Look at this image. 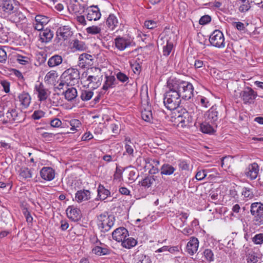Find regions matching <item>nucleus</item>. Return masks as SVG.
<instances>
[{
	"instance_id": "2f4dec72",
	"label": "nucleus",
	"mask_w": 263,
	"mask_h": 263,
	"mask_svg": "<svg viewBox=\"0 0 263 263\" xmlns=\"http://www.w3.org/2000/svg\"><path fill=\"white\" fill-rule=\"evenodd\" d=\"M118 20L117 17L114 14H110L106 21V24L111 30H114L118 26Z\"/></svg>"
},
{
	"instance_id": "473e14b6",
	"label": "nucleus",
	"mask_w": 263,
	"mask_h": 263,
	"mask_svg": "<svg viewBox=\"0 0 263 263\" xmlns=\"http://www.w3.org/2000/svg\"><path fill=\"white\" fill-rule=\"evenodd\" d=\"M18 99L21 104L25 108L29 106L31 102V97L28 93L23 92L18 96Z\"/></svg>"
},
{
	"instance_id": "423d86ee",
	"label": "nucleus",
	"mask_w": 263,
	"mask_h": 263,
	"mask_svg": "<svg viewBox=\"0 0 263 263\" xmlns=\"http://www.w3.org/2000/svg\"><path fill=\"white\" fill-rule=\"evenodd\" d=\"M61 77L66 86L74 85L79 83L80 72L77 68H70L62 73Z\"/></svg>"
},
{
	"instance_id": "6ab92c4d",
	"label": "nucleus",
	"mask_w": 263,
	"mask_h": 263,
	"mask_svg": "<svg viewBox=\"0 0 263 263\" xmlns=\"http://www.w3.org/2000/svg\"><path fill=\"white\" fill-rule=\"evenodd\" d=\"M33 168L22 167L18 171V177L21 180L29 181L33 175Z\"/></svg>"
},
{
	"instance_id": "aec40b11",
	"label": "nucleus",
	"mask_w": 263,
	"mask_h": 263,
	"mask_svg": "<svg viewBox=\"0 0 263 263\" xmlns=\"http://www.w3.org/2000/svg\"><path fill=\"white\" fill-rule=\"evenodd\" d=\"M205 119L209 122L215 123L218 119V111L216 105L212 106L204 115Z\"/></svg>"
},
{
	"instance_id": "2eb2a0df",
	"label": "nucleus",
	"mask_w": 263,
	"mask_h": 263,
	"mask_svg": "<svg viewBox=\"0 0 263 263\" xmlns=\"http://www.w3.org/2000/svg\"><path fill=\"white\" fill-rule=\"evenodd\" d=\"M40 174L43 180L50 181L54 178L55 172L51 167L44 166L40 170Z\"/></svg>"
},
{
	"instance_id": "f704fd0d",
	"label": "nucleus",
	"mask_w": 263,
	"mask_h": 263,
	"mask_svg": "<svg viewBox=\"0 0 263 263\" xmlns=\"http://www.w3.org/2000/svg\"><path fill=\"white\" fill-rule=\"evenodd\" d=\"M122 246L126 249H129L135 247L137 243V241L136 239L132 237H126L121 241Z\"/></svg>"
},
{
	"instance_id": "5701e85b",
	"label": "nucleus",
	"mask_w": 263,
	"mask_h": 263,
	"mask_svg": "<svg viewBox=\"0 0 263 263\" xmlns=\"http://www.w3.org/2000/svg\"><path fill=\"white\" fill-rule=\"evenodd\" d=\"M199 241L198 239L195 237H192L187 243L186 250L187 253L191 255H193L197 251Z\"/></svg>"
},
{
	"instance_id": "0eeeda50",
	"label": "nucleus",
	"mask_w": 263,
	"mask_h": 263,
	"mask_svg": "<svg viewBox=\"0 0 263 263\" xmlns=\"http://www.w3.org/2000/svg\"><path fill=\"white\" fill-rule=\"evenodd\" d=\"M209 41L212 46L218 48H222L225 46L224 35L219 30H215L211 33Z\"/></svg>"
},
{
	"instance_id": "72a5a7b5",
	"label": "nucleus",
	"mask_w": 263,
	"mask_h": 263,
	"mask_svg": "<svg viewBox=\"0 0 263 263\" xmlns=\"http://www.w3.org/2000/svg\"><path fill=\"white\" fill-rule=\"evenodd\" d=\"M65 98L68 101H72L77 96V90L74 87H69L64 92Z\"/></svg>"
},
{
	"instance_id": "1a4fd4ad",
	"label": "nucleus",
	"mask_w": 263,
	"mask_h": 263,
	"mask_svg": "<svg viewBox=\"0 0 263 263\" xmlns=\"http://www.w3.org/2000/svg\"><path fill=\"white\" fill-rule=\"evenodd\" d=\"M83 13L86 19L89 21H98L101 16L100 10L97 5L87 7L83 10Z\"/></svg>"
},
{
	"instance_id": "7ed1b4c3",
	"label": "nucleus",
	"mask_w": 263,
	"mask_h": 263,
	"mask_svg": "<svg viewBox=\"0 0 263 263\" xmlns=\"http://www.w3.org/2000/svg\"><path fill=\"white\" fill-rule=\"evenodd\" d=\"M101 69L97 67H92L89 69L86 72L83 73L82 78L86 79L85 82H87V87L95 89L99 87L101 84L102 76Z\"/></svg>"
},
{
	"instance_id": "393cba45",
	"label": "nucleus",
	"mask_w": 263,
	"mask_h": 263,
	"mask_svg": "<svg viewBox=\"0 0 263 263\" xmlns=\"http://www.w3.org/2000/svg\"><path fill=\"white\" fill-rule=\"evenodd\" d=\"M177 120L182 123V126H186L193 121V116L187 111H184L182 115H179Z\"/></svg>"
},
{
	"instance_id": "ddd939ff",
	"label": "nucleus",
	"mask_w": 263,
	"mask_h": 263,
	"mask_svg": "<svg viewBox=\"0 0 263 263\" xmlns=\"http://www.w3.org/2000/svg\"><path fill=\"white\" fill-rule=\"evenodd\" d=\"M73 34L71 27L68 26L60 27L57 31V35L60 40H66L70 38Z\"/></svg>"
},
{
	"instance_id": "49530a36",
	"label": "nucleus",
	"mask_w": 263,
	"mask_h": 263,
	"mask_svg": "<svg viewBox=\"0 0 263 263\" xmlns=\"http://www.w3.org/2000/svg\"><path fill=\"white\" fill-rule=\"evenodd\" d=\"M242 4L239 7V11L241 12H245L248 11L250 8V5L249 2L247 0H239Z\"/></svg>"
},
{
	"instance_id": "4d7b16f0",
	"label": "nucleus",
	"mask_w": 263,
	"mask_h": 263,
	"mask_svg": "<svg viewBox=\"0 0 263 263\" xmlns=\"http://www.w3.org/2000/svg\"><path fill=\"white\" fill-rule=\"evenodd\" d=\"M117 79L122 83H128L129 78L126 75L125 73L122 72H119L117 73Z\"/></svg>"
},
{
	"instance_id": "f03ea898",
	"label": "nucleus",
	"mask_w": 263,
	"mask_h": 263,
	"mask_svg": "<svg viewBox=\"0 0 263 263\" xmlns=\"http://www.w3.org/2000/svg\"><path fill=\"white\" fill-rule=\"evenodd\" d=\"M172 83V88L175 89L180 96V98L184 100H189L193 98L194 95V87L193 85L188 82L180 80H170Z\"/></svg>"
},
{
	"instance_id": "e433bc0d",
	"label": "nucleus",
	"mask_w": 263,
	"mask_h": 263,
	"mask_svg": "<svg viewBox=\"0 0 263 263\" xmlns=\"http://www.w3.org/2000/svg\"><path fill=\"white\" fill-rule=\"evenodd\" d=\"M151 158H144L142 157H139L136 159L135 161V165L139 167L140 169L141 168H147V164H148V161H149Z\"/></svg>"
},
{
	"instance_id": "a878e982",
	"label": "nucleus",
	"mask_w": 263,
	"mask_h": 263,
	"mask_svg": "<svg viewBox=\"0 0 263 263\" xmlns=\"http://www.w3.org/2000/svg\"><path fill=\"white\" fill-rule=\"evenodd\" d=\"M14 0H3L1 5L2 10L8 14L12 13L14 11Z\"/></svg>"
},
{
	"instance_id": "7c9ffc66",
	"label": "nucleus",
	"mask_w": 263,
	"mask_h": 263,
	"mask_svg": "<svg viewBox=\"0 0 263 263\" xmlns=\"http://www.w3.org/2000/svg\"><path fill=\"white\" fill-rule=\"evenodd\" d=\"M97 199H99L101 200H105L110 195V191L106 189L101 184H99L98 190Z\"/></svg>"
},
{
	"instance_id": "de8ad7c7",
	"label": "nucleus",
	"mask_w": 263,
	"mask_h": 263,
	"mask_svg": "<svg viewBox=\"0 0 263 263\" xmlns=\"http://www.w3.org/2000/svg\"><path fill=\"white\" fill-rule=\"evenodd\" d=\"M154 181V177H147L141 181V184L142 186L148 187L152 185Z\"/></svg>"
},
{
	"instance_id": "603ef678",
	"label": "nucleus",
	"mask_w": 263,
	"mask_h": 263,
	"mask_svg": "<svg viewBox=\"0 0 263 263\" xmlns=\"http://www.w3.org/2000/svg\"><path fill=\"white\" fill-rule=\"evenodd\" d=\"M81 124V122L79 120L75 119H72L70 121L71 130H72V132L77 130V128L80 127Z\"/></svg>"
},
{
	"instance_id": "774afa93",
	"label": "nucleus",
	"mask_w": 263,
	"mask_h": 263,
	"mask_svg": "<svg viewBox=\"0 0 263 263\" xmlns=\"http://www.w3.org/2000/svg\"><path fill=\"white\" fill-rule=\"evenodd\" d=\"M199 99H200V104L202 106L208 108L210 106V102L206 98L201 96Z\"/></svg>"
},
{
	"instance_id": "b1692460",
	"label": "nucleus",
	"mask_w": 263,
	"mask_h": 263,
	"mask_svg": "<svg viewBox=\"0 0 263 263\" xmlns=\"http://www.w3.org/2000/svg\"><path fill=\"white\" fill-rule=\"evenodd\" d=\"M160 164L159 160L157 159H150L149 161H148V164H147V168L146 170H148V172L151 174H156L160 171V168H158V166Z\"/></svg>"
},
{
	"instance_id": "79ce46f5",
	"label": "nucleus",
	"mask_w": 263,
	"mask_h": 263,
	"mask_svg": "<svg viewBox=\"0 0 263 263\" xmlns=\"http://www.w3.org/2000/svg\"><path fill=\"white\" fill-rule=\"evenodd\" d=\"M201 131L205 134H212L214 132V129L209 123H202L200 124Z\"/></svg>"
},
{
	"instance_id": "dca6fc26",
	"label": "nucleus",
	"mask_w": 263,
	"mask_h": 263,
	"mask_svg": "<svg viewBox=\"0 0 263 263\" xmlns=\"http://www.w3.org/2000/svg\"><path fill=\"white\" fill-rule=\"evenodd\" d=\"M49 22V19L47 16L41 14L37 15L33 23L34 28L36 30H42Z\"/></svg>"
},
{
	"instance_id": "c756f323",
	"label": "nucleus",
	"mask_w": 263,
	"mask_h": 263,
	"mask_svg": "<svg viewBox=\"0 0 263 263\" xmlns=\"http://www.w3.org/2000/svg\"><path fill=\"white\" fill-rule=\"evenodd\" d=\"M116 83V78L113 76H106L105 81L103 85L102 89L107 90L109 88L115 86Z\"/></svg>"
},
{
	"instance_id": "412c9836",
	"label": "nucleus",
	"mask_w": 263,
	"mask_h": 263,
	"mask_svg": "<svg viewBox=\"0 0 263 263\" xmlns=\"http://www.w3.org/2000/svg\"><path fill=\"white\" fill-rule=\"evenodd\" d=\"M259 174V165L256 162L250 164L246 168L245 174L251 180L255 179Z\"/></svg>"
},
{
	"instance_id": "f3484780",
	"label": "nucleus",
	"mask_w": 263,
	"mask_h": 263,
	"mask_svg": "<svg viewBox=\"0 0 263 263\" xmlns=\"http://www.w3.org/2000/svg\"><path fill=\"white\" fill-rule=\"evenodd\" d=\"M128 235V231L124 227L118 228L112 233V238L118 242L124 240Z\"/></svg>"
},
{
	"instance_id": "6e6d98bb",
	"label": "nucleus",
	"mask_w": 263,
	"mask_h": 263,
	"mask_svg": "<svg viewBox=\"0 0 263 263\" xmlns=\"http://www.w3.org/2000/svg\"><path fill=\"white\" fill-rule=\"evenodd\" d=\"M173 47V44L170 42H167L166 45L163 47V55L167 56L171 52Z\"/></svg>"
},
{
	"instance_id": "f257e3e1",
	"label": "nucleus",
	"mask_w": 263,
	"mask_h": 263,
	"mask_svg": "<svg viewBox=\"0 0 263 263\" xmlns=\"http://www.w3.org/2000/svg\"><path fill=\"white\" fill-rule=\"evenodd\" d=\"M173 84L171 80L167 81L168 90L165 92L163 103L166 108L170 110H175L179 107L181 103L180 96L175 89L172 88Z\"/></svg>"
},
{
	"instance_id": "20e7f679",
	"label": "nucleus",
	"mask_w": 263,
	"mask_h": 263,
	"mask_svg": "<svg viewBox=\"0 0 263 263\" xmlns=\"http://www.w3.org/2000/svg\"><path fill=\"white\" fill-rule=\"evenodd\" d=\"M97 225L102 232H106L109 231L115 223V217L104 212L97 217Z\"/></svg>"
},
{
	"instance_id": "cd10ccee",
	"label": "nucleus",
	"mask_w": 263,
	"mask_h": 263,
	"mask_svg": "<svg viewBox=\"0 0 263 263\" xmlns=\"http://www.w3.org/2000/svg\"><path fill=\"white\" fill-rule=\"evenodd\" d=\"M176 168L167 163H164L160 167L161 175L170 176L176 171Z\"/></svg>"
},
{
	"instance_id": "39448f33",
	"label": "nucleus",
	"mask_w": 263,
	"mask_h": 263,
	"mask_svg": "<svg viewBox=\"0 0 263 263\" xmlns=\"http://www.w3.org/2000/svg\"><path fill=\"white\" fill-rule=\"evenodd\" d=\"M250 213L253 216V224L257 226L263 225V204L261 202L252 203Z\"/></svg>"
},
{
	"instance_id": "bb28decb",
	"label": "nucleus",
	"mask_w": 263,
	"mask_h": 263,
	"mask_svg": "<svg viewBox=\"0 0 263 263\" xmlns=\"http://www.w3.org/2000/svg\"><path fill=\"white\" fill-rule=\"evenodd\" d=\"M40 41L43 43H49L50 42L53 38V33L50 29H46L40 30Z\"/></svg>"
},
{
	"instance_id": "3c124183",
	"label": "nucleus",
	"mask_w": 263,
	"mask_h": 263,
	"mask_svg": "<svg viewBox=\"0 0 263 263\" xmlns=\"http://www.w3.org/2000/svg\"><path fill=\"white\" fill-rule=\"evenodd\" d=\"M16 59L17 62L22 65H26L30 61V59L28 57L18 54L16 55Z\"/></svg>"
},
{
	"instance_id": "4c0bfd02",
	"label": "nucleus",
	"mask_w": 263,
	"mask_h": 263,
	"mask_svg": "<svg viewBox=\"0 0 263 263\" xmlns=\"http://www.w3.org/2000/svg\"><path fill=\"white\" fill-rule=\"evenodd\" d=\"M58 77V73L55 70L49 71L45 76L44 80L45 82L51 83L53 82Z\"/></svg>"
},
{
	"instance_id": "9d476101",
	"label": "nucleus",
	"mask_w": 263,
	"mask_h": 263,
	"mask_svg": "<svg viewBox=\"0 0 263 263\" xmlns=\"http://www.w3.org/2000/svg\"><path fill=\"white\" fill-rule=\"evenodd\" d=\"M257 96V92L250 87H246L240 93V97L244 104H251Z\"/></svg>"
},
{
	"instance_id": "0e129e2a",
	"label": "nucleus",
	"mask_w": 263,
	"mask_h": 263,
	"mask_svg": "<svg viewBox=\"0 0 263 263\" xmlns=\"http://www.w3.org/2000/svg\"><path fill=\"white\" fill-rule=\"evenodd\" d=\"M157 23L153 20L145 21L144 26L149 29H153L157 27Z\"/></svg>"
},
{
	"instance_id": "9b49d317",
	"label": "nucleus",
	"mask_w": 263,
	"mask_h": 263,
	"mask_svg": "<svg viewBox=\"0 0 263 263\" xmlns=\"http://www.w3.org/2000/svg\"><path fill=\"white\" fill-rule=\"evenodd\" d=\"M3 124L12 123L13 122H20L19 115L15 107L9 108L7 110L4 118L1 120Z\"/></svg>"
},
{
	"instance_id": "f8f14e48",
	"label": "nucleus",
	"mask_w": 263,
	"mask_h": 263,
	"mask_svg": "<svg viewBox=\"0 0 263 263\" xmlns=\"http://www.w3.org/2000/svg\"><path fill=\"white\" fill-rule=\"evenodd\" d=\"M34 91L40 102L46 101L50 94L49 90L46 88L42 83H39L35 85Z\"/></svg>"
},
{
	"instance_id": "a211bd4d",
	"label": "nucleus",
	"mask_w": 263,
	"mask_h": 263,
	"mask_svg": "<svg viewBox=\"0 0 263 263\" xmlns=\"http://www.w3.org/2000/svg\"><path fill=\"white\" fill-rule=\"evenodd\" d=\"M66 214L68 217L74 221H78L81 217L80 210L73 205H70L67 208Z\"/></svg>"
},
{
	"instance_id": "e2e57ef3",
	"label": "nucleus",
	"mask_w": 263,
	"mask_h": 263,
	"mask_svg": "<svg viewBox=\"0 0 263 263\" xmlns=\"http://www.w3.org/2000/svg\"><path fill=\"white\" fill-rule=\"evenodd\" d=\"M42 138L46 141H51L54 138L55 135L53 133L44 132L41 134Z\"/></svg>"
},
{
	"instance_id": "bf43d9fd",
	"label": "nucleus",
	"mask_w": 263,
	"mask_h": 263,
	"mask_svg": "<svg viewBox=\"0 0 263 263\" xmlns=\"http://www.w3.org/2000/svg\"><path fill=\"white\" fill-rule=\"evenodd\" d=\"M0 86L3 88V90L5 92L8 93L10 92V83L6 80H0Z\"/></svg>"
},
{
	"instance_id": "5fc2aeb1",
	"label": "nucleus",
	"mask_w": 263,
	"mask_h": 263,
	"mask_svg": "<svg viewBox=\"0 0 263 263\" xmlns=\"http://www.w3.org/2000/svg\"><path fill=\"white\" fill-rule=\"evenodd\" d=\"M136 263H151L149 257L143 254L138 255Z\"/></svg>"
},
{
	"instance_id": "8fccbe9b",
	"label": "nucleus",
	"mask_w": 263,
	"mask_h": 263,
	"mask_svg": "<svg viewBox=\"0 0 263 263\" xmlns=\"http://www.w3.org/2000/svg\"><path fill=\"white\" fill-rule=\"evenodd\" d=\"M86 30L87 33L88 34H97L100 33V32L101 31V29L99 26H92L87 27L86 29Z\"/></svg>"
},
{
	"instance_id": "58836bf2",
	"label": "nucleus",
	"mask_w": 263,
	"mask_h": 263,
	"mask_svg": "<svg viewBox=\"0 0 263 263\" xmlns=\"http://www.w3.org/2000/svg\"><path fill=\"white\" fill-rule=\"evenodd\" d=\"M72 44V47L76 50L83 51L85 49V45L82 41H80L78 39L74 40Z\"/></svg>"
},
{
	"instance_id": "37998d69",
	"label": "nucleus",
	"mask_w": 263,
	"mask_h": 263,
	"mask_svg": "<svg viewBox=\"0 0 263 263\" xmlns=\"http://www.w3.org/2000/svg\"><path fill=\"white\" fill-rule=\"evenodd\" d=\"M93 95V92L89 90H82L81 93V98L84 101L90 100Z\"/></svg>"
},
{
	"instance_id": "13d9d810",
	"label": "nucleus",
	"mask_w": 263,
	"mask_h": 263,
	"mask_svg": "<svg viewBox=\"0 0 263 263\" xmlns=\"http://www.w3.org/2000/svg\"><path fill=\"white\" fill-rule=\"evenodd\" d=\"M45 115V112L41 110H35L32 115H31V117L34 120H39L41 118L44 117Z\"/></svg>"
},
{
	"instance_id": "338daca9",
	"label": "nucleus",
	"mask_w": 263,
	"mask_h": 263,
	"mask_svg": "<svg viewBox=\"0 0 263 263\" xmlns=\"http://www.w3.org/2000/svg\"><path fill=\"white\" fill-rule=\"evenodd\" d=\"M50 124L51 127L58 128L61 126L62 121L59 119L55 118L50 121Z\"/></svg>"
},
{
	"instance_id": "c03bdc74",
	"label": "nucleus",
	"mask_w": 263,
	"mask_h": 263,
	"mask_svg": "<svg viewBox=\"0 0 263 263\" xmlns=\"http://www.w3.org/2000/svg\"><path fill=\"white\" fill-rule=\"evenodd\" d=\"M126 141L127 142L125 145V152L129 155L133 156L134 147H135V145L131 142L130 140L128 141L126 140Z\"/></svg>"
},
{
	"instance_id": "052dcab7",
	"label": "nucleus",
	"mask_w": 263,
	"mask_h": 263,
	"mask_svg": "<svg viewBox=\"0 0 263 263\" xmlns=\"http://www.w3.org/2000/svg\"><path fill=\"white\" fill-rule=\"evenodd\" d=\"M203 255L207 260L211 261L214 260V254L210 249H205L203 252Z\"/></svg>"
},
{
	"instance_id": "09e8293b",
	"label": "nucleus",
	"mask_w": 263,
	"mask_h": 263,
	"mask_svg": "<svg viewBox=\"0 0 263 263\" xmlns=\"http://www.w3.org/2000/svg\"><path fill=\"white\" fill-rule=\"evenodd\" d=\"M8 32L4 30L3 28H0V43L4 44L8 42L9 38Z\"/></svg>"
},
{
	"instance_id": "680f3d73",
	"label": "nucleus",
	"mask_w": 263,
	"mask_h": 263,
	"mask_svg": "<svg viewBox=\"0 0 263 263\" xmlns=\"http://www.w3.org/2000/svg\"><path fill=\"white\" fill-rule=\"evenodd\" d=\"M252 240L255 244H262L263 243V234L259 233L255 235L252 238Z\"/></svg>"
},
{
	"instance_id": "c9c22d12",
	"label": "nucleus",
	"mask_w": 263,
	"mask_h": 263,
	"mask_svg": "<svg viewBox=\"0 0 263 263\" xmlns=\"http://www.w3.org/2000/svg\"><path fill=\"white\" fill-rule=\"evenodd\" d=\"M92 251L93 253L99 256L109 254L110 252V250L108 248H103L99 246L94 247L92 249Z\"/></svg>"
},
{
	"instance_id": "4be33fe9",
	"label": "nucleus",
	"mask_w": 263,
	"mask_h": 263,
	"mask_svg": "<svg viewBox=\"0 0 263 263\" xmlns=\"http://www.w3.org/2000/svg\"><path fill=\"white\" fill-rule=\"evenodd\" d=\"M91 198L90 192L87 190H80L78 191L75 194L73 201L78 203H81L87 201Z\"/></svg>"
},
{
	"instance_id": "ea45409f",
	"label": "nucleus",
	"mask_w": 263,
	"mask_h": 263,
	"mask_svg": "<svg viewBox=\"0 0 263 263\" xmlns=\"http://www.w3.org/2000/svg\"><path fill=\"white\" fill-rule=\"evenodd\" d=\"M141 118L146 122H151L153 120L152 111L149 109H144L141 111Z\"/></svg>"
},
{
	"instance_id": "c85d7f7f",
	"label": "nucleus",
	"mask_w": 263,
	"mask_h": 263,
	"mask_svg": "<svg viewBox=\"0 0 263 263\" xmlns=\"http://www.w3.org/2000/svg\"><path fill=\"white\" fill-rule=\"evenodd\" d=\"M62 62L63 58L62 56L59 54H54L49 59L47 65L49 67L52 68L58 66L62 64Z\"/></svg>"
},
{
	"instance_id": "69168bd1",
	"label": "nucleus",
	"mask_w": 263,
	"mask_h": 263,
	"mask_svg": "<svg viewBox=\"0 0 263 263\" xmlns=\"http://www.w3.org/2000/svg\"><path fill=\"white\" fill-rule=\"evenodd\" d=\"M211 21V17L208 15L202 16L199 21V23L200 25H204L208 24Z\"/></svg>"
},
{
	"instance_id": "a19ab883",
	"label": "nucleus",
	"mask_w": 263,
	"mask_h": 263,
	"mask_svg": "<svg viewBox=\"0 0 263 263\" xmlns=\"http://www.w3.org/2000/svg\"><path fill=\"white\" fill-rule=\"evenodd\" d=\"M12 18H13V21L16 23H24L26 20V17L24 14L20 11H16L12 16Z\"/></svg>"
},
{
	"instance_id": "a18cd8bd",
	"label": "nucleus",
	"mask_w": 263,
	"mask_h": 263,
	"mask_svg": "<svg viewBox=\"0 0 263 263\" xmlns=\"http://www.w3.org/2000/svg\"><path fill=\"white\" fill-rule=\"evenodd\" d=\"M247 260L248 263H256L258 260V258L256 254L251 251L247 255Z\"/></svg>"
},
{
	"instance_id": "864d4df0",
	"label": "nucleus",
	"mask_w": 263,
	"mask_h": 263,
	"mask_svg": "<svg viewBox=\"0 0 263 263\" xmlns=\"http://www.w3.org/2000/svg\"><path fill=\"white\" fill-rule=\"evenodd\" d=\"M241 194L245 198H248L249 199H251L254 196L252 190L246 187H243Z\"/></svg>"
},
{
	"instance_id": "4468645a",
	"label": "nucleus",
	"mask_w": 263,
	"mask_h": 263,
	"mask_svg": "<svg viewBox=\"0 0 263 263\" xmlns=\"http://www.w3.org/2000/svg\"><path fill=\"white\" fill-rule=\"evenodd\" d=\"M93 58L90 54L87 53H82L79 57V67L85 68L91 66L93 63Z\"/></svg>"
},
{
	"instance_id": "6e6552de",
	"label": "nucleus",
	"mask_w": 263,
	"mask_h": 263,
	"mask_svg": "<svg viewBox=\"0 0 263 263\" xmlns=\"http://www.w3.org/2000/svg\"><path fill=\"white\" fill-rule=\"evenodd\" d=\"M116 48L120 50L123 51L125 49L135 46V43L133 39L126 36H118L114 41Z\"/></svg>"
}]
</instances>
